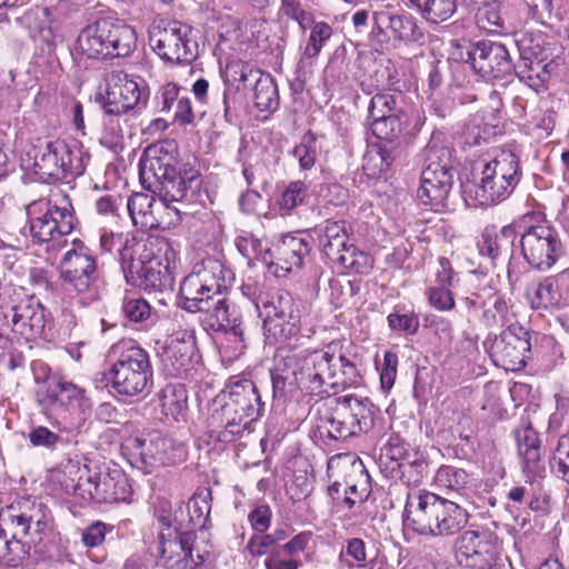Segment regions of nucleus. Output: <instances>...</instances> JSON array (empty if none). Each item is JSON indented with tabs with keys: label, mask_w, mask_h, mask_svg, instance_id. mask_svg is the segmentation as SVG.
Segmentation results:
<instances>
[{
	"label": "nucleus",
	"mask_w": 569,
	"mask_h": 569,
	"mask_svg": "<svg viewBox=\"0 0 569 569\" xmlns=\"http://www.w3.org/2000/svg\"><path fill=\"white\" fill-rule=\"evenodd\" d=\"M283 378L309 393L336 392L363 382L359 359L341 341H331L319 350L292 351L283 358Z\"/></svg>",
	"instance_id": "nucleus-1"
},
{
	"label": "nucleus",
	"mask_w": 569,
	"mask_h": 569,
	"mask_svg": "<svg viewBox=\"0 0 569 569\" xmlns=\"http://www.w3.org/2000/svg\"><path fill=\"white\" fill-rule=\"evenodd\" d=\"M50 510L34 499L21 498L0 510V560L20 566L32 548L52 530Z\"/></svg>",
	"instance_id": "nucleus-2"
},
{
	"label": "nucleus",
	"mask_w": 569,
	"mask_h": 569,
	"mask_svg": "<svg viewBox=\"0 0 569 569\" xmlns=\"http://www.w3.org/2000/svg\"><path fill=\"white\" fill-rule=\"evenodd\" d=\"M468 521L467 511L458 503L429 491L408 495L403 523L413 532L426 537L451 536Z\"/></svg>",
	"instance_id": "nucleus-3"
},
{
	"label": "nucleus",
	"mask_w": 569,
	"mask_h": 569,
	"mask_svg": "<svg viewBox=\"0 0 569 569\" xmlns=\"http://www.w3.org/2000/svg\"><path fill=\"white\" fill-rule=\"evenodd\" d=\"M214 405L219 406L214 413L224 428L219 439L229 442L240 436L251 422L258 419L260 397L251 380L233 379L217 396Z\"/></svg>",
	"instance_id": "nucleus-4"
},
{
	"label": "nucleus",
	"mask_w": 569,
	"mask_h": 569,
	"mask_svg": "<svg viewBox=\"0 0 569 569\" xmlns=\"http://www.w3.org/2000/svg\"><path fill=\"white\" fill-rule=\"evenodd\" d=\"M26 210L29 234L34 243H51L52 249L67 244L63 237L71 233L76 219L66 194L34 200Z\"/></svg>",
	"instance_id": "nucleus-5"
},
{
	"label": "nucleus",
	"mask_w": 569,
	"mask_h": 569,
	"mask_svg": "<svg viewBox=\"0 0 569 569\" xmlns=\"http://www.w3.org/2000/svg\"><path fill=\"white\" fill-rule=\"evenodd\" d=\"M519 181L517 156L510 150H501L485 163L480 183L467 188L465 192L476 204L490 207L507 199Z\"/></svg>",
	"instance_id": "nucleus-6"
},
{
	"label": "nucleus",
	"mask_w": 569,
	"mask_h": 569,
	"mask_svg": "<svg viewBox=\"0 0 569 569\" xmlns=\"http://www.w3.org/2000/svg\"><path fill=\"white\" fill-rule=\"evenodd\" d=\"M62 289L74 296L82 307L99 302L101 298L97 263L83 244L73 242L59 264Z\"/></svg>",
	"instance_id": "nucleus-7"
},
{
	"label": "nucleus",
	"mask_w": 569,
	"mask_h": 569,
	"mask_svg": "<svg viewBox=\"0 0 569 569\" xmlns=\"http://www.w3.org/2000/svg\"><path fill=\"white\" fill-rule=\"evenodd\" d=\"M77 42L88 58L127 57L136 48L137 34L133 28L122 21L100 19L87 26Z\"/></svg>",
	"instance_id": "nucleus-8"
},
{
	"label": "nucleus",
	"mask_w": 569,
	"mask_h": 569,
	"mask_svg": "<svg viewBox=\"0 0 569 569\" xmlns=\"http://www.w3.org/2000/svg\"><path fill=\"white\" fill-rule=\"evenodd\" d=\"M232 280L231 271L220 260L203 259L181 282V307L190 312L206 310L208 302L221 295Z\"/></svg>",
	"instance_id": "nucleus-9"
},
{
	"label": "nucleus",
	"mask_w": 569,
	"mask_h": 569,
	"mask_svg": "<svg viewBox=\"0 0 569 569\" xmlns=\"http://www.w3.org/2000/svg\"><path fill=\"white\" fill-rule=\"evenodd\" d=\"M89 156L77 144L64 140H53L39 147L33 160V171L39 180L52 183L81 176Z\"/></svg>",
	"instance_id": "nucleus-10"
},
{
	"label": "nucleus",
	"mask_w": 569,
	"mask_h": 569,
	"mask_svg": "<svg viewBox=\"0 0 569 569\" xmlns=\"http://www.w3.org/2000/svg\"><path fill=\"white\" fill-rule=\"evenodd\" d=\"M328 475L332 479L331 493L343 492V502L351 508L369 495V475L360 458L352 453L338 455L328 461Z\"/></svg>",
	"instance_id": "nucleus-11"
},
{
	"label": "nucleus",
	"mask_w": 569,
	"mask_h": 569,
	"mask_svg": "<svg viewBox=\"0 0 569 569\" xmlns=\"http://www.w3.org/2000/svg\"><path fill=\"white\" fill-rule=\"evenodd\" d=\"M149 44L157 56L167 62L190 61L194 57L190 28L179 21L154 19L149 29Z\"/></svg>",
	"instance_id": "nucleus-12"
},
{
	"label": "nucleus",
	"mask_w": 569,
	"mask_h": 569,
	"mask_svg": "<svg viewBox=\"0 0 569 569\" xmlns=\"http://www.w3.org/2000/svg\"><path fill=\"white\" fill-rule=\"evenodd\" d=\"M0 317L8 328L27 341L46 336L48 312L46 308L33 298L7 302L1 306Z\"/></svg>",
	"instance_id": "nucleus-13"
},
{
	"label": "nucleus",
	"mask_w": 569,
	"mask_h": 569,
	"mask_svg": "<svg viewBox=\"0 0 569 569\" xmlns=\"http://www.w3.org/2000/svg\"><path fill=\"white\" fill-rule=\"evenodd\" d=\"M488 350L497 366L510 371L520 370L531 350L529 332L521 325L511 323L489 340Z\"/></svg>",
	"instance_id": "nucleus-14"
},
{
	"label": "nucleus",
	"mask_w": 569,
	"mask_h": 569,
	"mask_svg": "<svg viewBox=\"0 0 569 569\" xmlns=\"http://www.w3.org/2000/svg\"><path fill=\"white\" fill-rule=\"evenodd\" d=\"M560 249L556 230L546 222L530 227L521 237V253L538 270H549L557 261Z\"/></svg>",
	"instance_id": "nucleus-15"
},
{
	"label": "nucleus",
	"mask_w": 569,
	"mask_h": 569,
	"mask_svg": "<svg viewBox=\"0 0 569 569\" xmlns=\"http://www.w3.org/2000/svg\"><path fill=\"white\" fill-rule=\"evenodd\" d=\"M309 251V243L305 238L284 234L264 248L262 263L276 277H286L302 267Z\"/></svg>",
	"instance_id": "nucleus-16"
},
{
	"label": "nucleus",
	"mask_w": 569,
	"mask_h": 569,
	"mask_svg": "<svg viewBox=\"0 0 569 569\" xmlns=\"http://www.w3.org/2000/svg\"><path fill=\"white\" fill-rule=\"evenodd\" d=\"M499 552L497 538L487 531L469 530L457 540V558L466 569H492Z\"/></svg>",
	"instance_id": "nucleus-17"
},
{
	"label": "nucleus",
	"mask_w": 569,
	"mask_h": 569,
	"mask_svg": "<svg viewBox=\"0 0 569 569\" xmlns=\"http://www.w3.org/2000/svg\"><path fill=\"white\" fill-rule=\"evenodd\" d=\"M81 496L99 503H113L129 501L132 489L127 476L119 469L99 472L87 479H79L76 487Z\"/></svg>",
	"instance_id": "nucleus-18"
},
{
	"label": "nucleus",
	"mask_w": 569,
	"mask_h": 569,
	"mask_svg": "<svg viewBox=\"0 0 569 569\" xmlns=\"http://www.w3.org/2000/svg\"><path fill=\"white\" fill-rule=\"evenodd\" d=\"M127 210L136 233L126 240L120 251L121 268L128 284L140 289L142 283V249L140 246L139 218L142 216V193L134 192L127 200Z\"/></svg>",
	"instance_id": "nucleus-19"
},
{
	"label": "nucleus",
	"mask_w": 569,
	"mask_h": 569,
	"mask_svg": "<svg viewBox=\"0 0 569 569\" xmlns=\"http://www.w3.org/2000/svg\"><path fill=\"white\" fill-rule=\"evenodd\" d=\"M260 316L268 338L287 340L298 332L299 316L289 296H279L263 303Z\"/></svg>",
	"instance_id": "nucleus-20"
},
{
	"label": "nucleus",
	"mask_w": 569,
	"mask_h": 569,
	"mask_svg": "<svg viewBox=\"0 0 569 569\" xmlns=\"http://www.w3.org/2000/svg\"><path fill=\"white\" fill-rule=\"evenodd\" d=\"M49 398L53 403L67 407L70 411L69 429L80 428L91 413L92 403L84 389L62 378L49 380Z\"/></svg>",
	"instance_id": "nucleus-21"
},
{
	"label": "nucleus",
	"mask_w": 569,
	"mask_h": 569,
	"mask_svg": "<svg viewBox=\"0 0 569 569\" xmlns=\"http://www.w3.org/2000/svg\"><path fill=\"white\" fill-rule=\"evenodd\" d=\"M193 541L191 532L180 533L168 526L159 536L158 563L164 569H190Z\"/></svg>",
	"instance_id": "nucleus-22"
},
{
	"label": "nucleus",
	"mask_w": 569,
	"mask_h": 569,
	"mask_svg": "<svg viewBox=\"0 0 569 569\" xmlns=\"http://www.w3.org/2000/svg\"><path fill=\"white\" fill-rule=\"evenodd\" d=\"M138 83L121 70L106 76L103 108L108 114H120L132 110L140 100Z\"/></svg>",
	"instance_id": "nucleus-23"
},
{
	"label": "nucleus",
	"mask_w": 569,
	"mask_h": 569,
	"mask_svg": "<svg viewBox=\"0 0 569 569\" xmlns=\"http://www.w3.org/2000/svg\"><path fill=\"white\" fill-rule=\"evenodd\" d=\"M452 187V176L439 163H430L421 173V182L417 196L419 200L435 211L447 208Z\"/></svg>",
	"instance_id": "nucleus-24"
},
{
	"label": "nucleus",
	"mask_w": 569,
	"mask_h": 569,
	"mask_svg": "<svg viewBox=\"0 0 569 569\" xmlns=\"http://www.w3.org/2000/svg\"><path fill=\"white\" fill-rule=\"evenodd\" d=\"M470 63L476 72L488 80L502 79L511 71L506 47L496 42L478 43L470 53Z\"/></svg>",
	"instance_id": "nucleus-25"
},
{
	"label": "nucleus",
	"mask_w": 569,
	"mask_h": 569,
	"mask_svg": "<svg viewBox=\"0 0 569 569\" xmlns=\"http://www.w3.org/2000/svg\"><path fill=\"white\" fill-rule=\"evenodd\" d=\"M123 348L126 351L117 362L116 391L134 396L141 390L142 349L136 340L123 341Z\"/></svg>",
	"instance_id": "nucleus-26"
},
{
	"label": "nucleus",
	"mask_w": 569,
	"mask_h": 569,
	"mask_svg": "<svg viewBox=\"0 0 569 569\" xmlns=\"http://www.w3.org/2000/svg\"><path fill=\"white\" fill-rule=\"evenodd\" d=\"M159 353L176 371L187 370L198 357L196 338L191 331L180 329L166 338Z\"/></svg>",
	"instance_id": "nucleus-27"
},
{
	"label": "nucleus",
	"mask_w": 569,
	"mask_h": 569,
	"mask_svg": "<svg viewBox=\"0 0 569 569\" xmlns=\"http://www.w3.org/2000/svg\"><path fill=\"white\" fill-rule=\"evenodd\" d=\"M150 257L144 261V289H161L169 279V269L176 253L163 238L149 239Z\"/></svg>",
	"instance_id": "nucleus-28"
},
{
	"label": "nucleus",
	"mask_w": 569,
	"mask_h": 569,
	"mask_svg": "<svg viewBox=\"0 0 569 569\" xmlns=\"http://www.w3.org/2000/svg\"><path fill=\"white\" fill-rule=\"evenodd\" d=\"M204 311L208 312L206 320L212 329L226 331L227 345L224 348L227 350L231 349L230 357L241 355L246 349L243 330L236 318L231 319L226 301L223 299L218 300L212 310H209L207 305Z\"/></svg>",
	"instance_id": "nucleus-29"
},
{
	"label": "nucleus",
	"mask_w": 569,
	"mask_h": 569,
	"mask_svg": "<svg viewBox=\"0 0 569 569\" xmlns=\"http://www.w3.org/2000/svg\"><path fill=\"white\" fill-rule=\"evenodd\" d=\"M178 143L174 140H162L144 149V164L148 163L154 177L163 180L176 178V166L178 164Z\"/></svg>",
	"instance_id": "nucleus-30"
},
{
	"label": "nucleus",
	"mask_w": 569,
	"mask_h": 569,
	"mask_svg": "<svg viewBox=\"0 0 569 569\" xmlns=\"http://www.w3.org/2000/svg\"><path fill=\"white\" fill-rule=\"evenodd\" d=\"M332 410L341 418L345 425L352 431L353 436L362 431L370 417L368 401L359 400L352 396H343L335 400Z\"/></svg>",
	"instance_id": "nucleus-31"
},
{
	"label": "nucleus",
	"mask_w": 569,
	"mask_h": 569,
	"mask_svg": "<svg viewBox=\"0 0 569 569\" xmlns=\"http://www.w3.org/2000/svg\"><path fill=\"white\" fill-rule=\"evenodd\" d=\"M555 67L553 61L545 62L542 60L522 58L518 74L521 81L536 92H539L546 89Z\"/></svg>",
	"instance_id": "nucleus-32"
},
{
	"label": "nucleus",
	"mask_w": 569,
	"mask_h": 569,
	"mask_svg": "<svg viewBox=\"0 0 569 569\" xmlns=\"http://www.w3.org/2000/svg\"><path fill=\"white\" fill-rule=\"evenodd\" d=\"M435 483L438 488L459 496H468L473 489L470 476L463 469L453 466L440 467L436 472Z\"/></svg>",
	"instance_id": "nucleus-33"
},
{
	"label": "nucleus",
	"mask_w": 569,
	"mask_h": 569,
	"mask_svg": "<svg viewBox=\"0 0 569 569\" xmlns=\"http://www.w3.org/2000/svg\"><path fill=\"white\" fill-rule=\"evenodd\" d=\"M160 407L166 417L173 421L186 419L188 392L182 385H169L160 393Z\"/></svg>",
	"instance_id": "nucleus-34"
},
{
	"label": "nucleus",
	"mask_w": 569,
	"mask_h": 569,
	"mask_svg": "<svg viewBox=\"0 0 569 569\" xmlns=\"http://www.w3.org/2000/svg\"><path fill=\"white\" fill-rule=\"evenodd\" d=\"M171 202L176 201L171 200V197L167 193L160 198L151 197L148 204L149 211L144 212V217L149 214L152 220L150 222L144 221V224H149L150 228L162 229L176 224L180 220V214L178 208L172 206Z\"/></svg>",
	"instance_id": "nucleus-35"
},
{
	"label": "nucleus",
	"mask_w": 569,
	"mask_h": 569,
	"mask_svg": "<svg viewBox=\"0 0 569 569\" xmlns=\"http://www.w3.org/2000/svg\"><path fill=\"white\" fill-rule=\"evenodd\" d=\"M321 244L327 257L335 261L338 256L352 246L345 221H328Z\"/></svg>",
	"instance_id": "nucleus-36"
},
{
	"label": "nucleus",
	"mask_w": 569,
	"mask_h": 569,
	"mask_svg": "<svg viewBox=\"0 0 569 569\" xmlns=\"http://www.w3.org/2000/svg\"><path fill=\"white\" fill-rule=\"evenodd\" d=\"M518 452L522 470L527 475H535L540 467V440L532 429H526L518 438Z\"/></svg>",
	"instance_id": "nucleus-37"
},
{
	"label": "nucleus",
	"mask_w": 569,
	"mask_h": 569,
	"mask_svg": "<svg viewBox=\"0 0 569 569\" xmlns=\"http://www.w3.org/2000/svg\"><path fill=\"white\" fill-rule=\"evenodd\" d=\"M257 78L253 87V102L262 112H272L278 108V90L270 74L256 71Z\"/></svg>",
	"instance_id": "nucleus-38"
},
{
	"label": "nucleus",
	"mask_w": 569,
	"mask_h": 569,
	"mask_svg": "<svg viewBox=\"0 0 569 569\" xmlns=\"http://www.w3.org/2000/svg\"><path fill=\"white\" fill-rule=\"evenodd\" d=\"M422 18L432 24L449 20L457 10L456 0H409Z\"/></svg>",
	"instance_id": "nucleus-39"
},
{
	"label": "nucleus",
	"mask_w": 569,
	"mask_h": 569,
	"mask_svg": "<svg viewBox=\"0 0 569 569\" xmlns=\"http://www.w3.org/2000/svg\"><path fill=\"white\" fill-rule=\"evenodd\" d=\"M559 292L549 279L535 283L527 289V299L533 309H547L559 302Z\"/></svg>",
	"instance_id": "nucleus-40"
},
{
	"label": "nucleus",
	"mask_w": 569,
	"mask_h": 569,
	"mask_svg": "<svg viewBox=\"0 0 569 569\" xmlns=\"http://www.w3.org/2000/svg\"><path fill=\"white\" fill-rule=\"evenodd\" d=\"M198 176V170H196L190 163H180L178 161V164L176 166V178L168 179L164 184L167 194L171 197V200L178 201L184 196L188 184L196 180Z\"/></svg>",
	"instance_id": "nucleus-41"
},
{
	"label": "nucleus",
	"mask_w": 569,
	"mask_h": 569,
	"mask_svg": "<svg viewBox=\"0 0 569 569\" xmlns=\"http://www.w3.org/2000/svg\"><path fill=\"white\" fill-rule=\"evenodd\" d=\"M335 262L359 274H367L373 268V258L369 253L357 249L353 244L338 256Z\"/></svg>",
	"instance_id": "nucleus-42"
},
{
	"label": "nucleus",
	"mask_w": 569,
	"mask_h": 569,
	"mask_svg": "<svg viewBox=\"0 0 569 569\" xmlns=\"http://www.w3.org/2000/svg\"><path fill=\"white\" fill-rule=\"evenodd\" d=\"M253 73H256V70L250 63L242 60H232L226 66L223 80L236 90H242Z\"/></svg>",
	"instance_id": "nucleus-43"
},
{
	"label": "nucleus",
	"mask_w": 569,
	"mask_h": 569,
	"mask_svg": "<svg viewBox=\"0 0 569 569\" xmlns=\"http://www.w3.org/2000/svg\"><path fill=\"white\" fill-rule=\"evenodd\" d=\"M211 493L207 489L197 490L188 503L190 520L196 526H204L211 509Z\"/></svg>",
	"instance_id": "nucleus-44"
},
{
	"label": "nucleus",
	"mask_w": 569,
	"mask_h": 569,
	"mask_svg": "<svg viewBox=\"0 0 569 569\" xmlns=\"http://www.w3.org/2000/svg\"><path fill=\"white\" fill-rule=\"evenodd\" d=\"M341 418L332 410L331 413L320 417L317 429L321 437L333 440L347 439L353 436Z\"/></svg>",
	"instance_id": "nucleus-45"
},
{
	"label": "nucleus",
	"mask_w": 569,
	"mask_h": 569,
	"mask_svg": "<svg viewBox=\"0 0 569 569\" xmlns=\"http://www.w3.org/2000/svg\"><path fill=\"white\" fill-rule=\"evenodd\" d=\"M370 129L375 137L381 141L392 142L396 141L402 133L403 121L402 118L397 116L385 118L382 120H370Z\"/></svg>",
	"instance_id": "nucleus-46"
},
{
	"label": "nucleus",
	"mask_w": 569,
	"mask_h": 569,
	"mask_svg": "<svg viewBox=\"0 0 569 569\" xmlns=\"http://www.w3.org/2000/svg\"><path fill=\"white\" fill-rule=\"evenodd\" d=\"M293 157L298 160L302 170L311 169L317 160L318 149L313 134L306 133L299 144L293 148Z\"/></svg>",
	"instance_id": "nucleus-47"
},
{
	"label": "nucleus",
	"mask_w": 569,
	"mask_h": 569,
	"mask_svg": "<svg viewBox=\"0 0 569 569\" xmlns=\"http://www.w3.org/2000/svg\"><path fill=\"white\" fill-rule=\"evenodd\" d=\"M389 166L388 156L381 148H371L363 157L362 169L369 178H379Z\"/></svg>",
	"instance_id": "nucleus-48"
},
{
	"label": "nucleus",
	"mask_w": 569,
	"mask_h": 569,
	"mask_svg": "<svg viewBox=\"0 0 569 569\" xmlns=\"http://www.w3.org/2000/svg\"><path fill=\"white\" fill-rule=\"evenodd\" d=\"M375 24L380 32H390L393 39L402 40L405 21L398 14H392L389 11L376 12Z\"/></svg>",
	"instance_id": "nucleus-49"
},
{
	"label": "nucleus",
	"mask_w": 569,
	"mask_h": 569,
	"mask_svg": "<svg viewBox=\"0 0 569 569\" xmlns=\"http://www.w3.org/2000/svg\"><path fill=\"white\" fill-rule=\"evenodd\" d=\"M307 194V186L302 181H292L281 192L278 206L281 210L290 211L302 203Z\"/></svg>",
	"instance_id": "nucleus-50"
},
{
	"label": "nucleus",
	"mask_w": 569,
	"mask_h": 569,
	"mask_svg": "<svg viewBox=\"0 0 569 569\" xmlns=\"http://www.w3.org/2000/svg\"><path fill=\"white\" fill-rule=\"evenodd\" d=\"M476 20L479 28L487 32H498L502 27V19L493 2L485 3L478 8Z\"/></svg>",
	"instance_id": "nucleus-51"
},
{
	"label": "nucleus",
	"mask_w": 569,
	"mask_h": 569,
	"mask_svg": "<svg viewBox=\"0 0 569 569\" xmlns=\"http://www.w3.org/2000/svg\"><path fill=\"white\" fill-rule=\"evenodd\" d=\"M331 28L327 23H317L310 32L308 44L305 48V56L308 58L317 57L320 53L323 43L331 37Z\"/></svg>",
	"instance_id": "nucleus-52"
},
{
	"label": "nucleus",
	"mask_w": 569,
	"mask_h": 569,
	"mask_svg": "<svg viewBox=\"0 0 569 569\" xmlns=\"http://www.w3.org/2000/svg\"><path fill=\"white\" fill-rule=\"evenodd\" d=\"M234 242L238 251L248 259L249 262L253 260L262 262V256L266 247L262 246L260 240L244 233L238 236Z\"/></svg>",
	"instance_id": "nucleus-53"
},
{
	"label": "nucleus",
	"mask_w": 569,
	"mask_h": 569,
	"mask_svg": "<svg viewBox=\"0 0 569 569\" xmlns=\"http://www.w3.org/2000/svg\"><path fill=\"white\" fill-rule=\"evenodd\" d=\"M428 301L432 308L442 312L451 311L456 306L453 293L447 286L430 288Z\"/></svg>",
	"instance_id": "nucleus-54"
},
{
	"label": "nucleus",
	"mask_w": 569,
	"mask_h": 569,
	"mask_svg": "<svg viewBox=\"0 0 569 569\" xmlns=\"http://www.w3.org/2000/svg\"><path fill=\"white\" fill-rule=\"evenodd\" d=\"M390 329L415 335L419 328L418 316L413 312L409 313H390L387 318Z\"/></svg>",
	"instance_id": "nucleus-55"
},
{
	"label": "nucleus",
	"mask_w": 569,
	"mask_h": 569,
	"mask_svg": "<svg viewBox=\"0 0 569 569\" xmlns=\"http://www.w3.org/2000/svg\"><path fill=\"white\" fill-rule=\"evenodd\" d=\"M403 111L398 103L397 96L389 92L377 93L371 98L369 114H379L380 112L396 113Z\"/></svg>",
	"instance_id": "nucleus-56"
},
{
	"label": "nucleus",
	"mask_w": 569,
	"mask_h": 569,
	"mask_svg": "<svg viewBox=\"0 0 569 569\" xmlns=\"http://www.w3.org/2000/svg\"><path fill=\"white\" fill-rule=\"evenodd\" d=\"M553 462L562 479L569 483V432L559 439Z\"/></svg>",
	"instance_id": "nucleus-57"
},
{
	"label": "nucleus",
	"mask_w": 569,
	"mask_h": 569,
	"mask_svg": "<svg viewBox=\"0 0 569 569\" xmlns=\"http://www.w3.org/2000/svg\"><path fill=\"white\" fill-rule=\"evenodd\" d=\"M180 87L174 82L162 84L156 93L154 100L161 107V111L169 112L173 103L180 98Z\"/></svg>",
	"instance_id": "nucleus-58"
},
{
	"label": "nucleus",
	"mask_w": 569,
	"mask_h": 569,
	"mask_svg": "<svg viewBox=\"0 0 569 569\" xmlns=\"http://www.w3.org/2000/svg\"><path fill=\"white\" fill-rule=\"evenodd\" d=\"M196 114L190 98L187 96L180 97L174 108L173 123H177L180 127H187L192 126Z\"/></svg>",
	"instance_id": "nucleus-59"
},
{
	"label": "nucleus",
	"mask_w": 569,
	"mask_h": 569,
	"mask_svg": "<svg viewBox=\"0 0 569 569\" xmlns=\"http://www.w3.org/2000/svg\"><path fill=\"white\" fill-rule=\"evenodd\" d=\"M493 312L489 309L485 311L483 318L487 325L505 323L509 320L510 303L502 297H496L493 301Z\"/></svg>",
	"instance_id": "nucleus-60"
},
{
	"label": "nucleus",
	"mask_w": 569,
	"mask_h": 569,
	"mask_svg": "<svg viewBox=\"0 0 569 569\" xmlns=\"http://www.w3.org/2000/svg\"><path fill=\"white\" fill-rule=\"evenodd\" d=\"M398 357L393 351H387L383 357V366L380 372L381 387L386 390L392 388L397 377Z\"/></svg>",
	"instance_id": "nucleus-61"
},
{
	"label": "nucleus",
	"mask_w": 569,
	"mask_h": 569,
	"mask_svg": "<svg viewBox=\"0 0 569 569\" xmlns=\"http://www.w3.org/2000/svg\"><path fill=\"white\" fill-rule=\"evenodd\" d=\"M141 301V295H137L132 290H126L123 313L127 319L132 322H140L142 320V309L140 307Z\"/></svg>",
	"instance_id": "nucleus-62"
},
{
	"label": "nucleus",
	"mask_w": 569,
	"mask_h": 569,
	"mask_svg": "<svg viewBox=\"0 0 569 569\" xmlns=\"http://www.w3.org/2000/svg\"><path fill=\"white\" fill-rule=\"evenodd\" d=\"M107 531L108 527L106 523L101 521L92 522L83 530L81 536L82 542L87 547H98L104 541Z\"/></svg>",
	"instance_id": "nucleus-63"
},
{
	"label": "nucleus",
	"mask_w": 569,
	"mask_h": 569,
	"mask_svg": "<svg viewBox=\"0 0 569 569\" xmlns=\"http://www.w3.org/2000/svg\"><path fill=\"white\" fill-rule=\"evenodd\" d=\"M29 440L36 447L53 448L60 440V437L48 428L40 426L29 432Z\"/></svg>",
	"instance_id": "nucleus-64"
}]
</instances>
